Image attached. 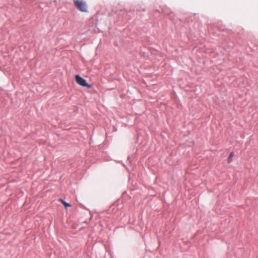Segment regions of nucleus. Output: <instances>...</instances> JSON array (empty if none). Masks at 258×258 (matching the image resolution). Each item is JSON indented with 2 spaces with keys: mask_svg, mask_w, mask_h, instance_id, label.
Segmentation results:
<instances>
[{
  "mask_svg": "<svg viewBox=\"0 0 258 258\" xmlns=\"http://www.w3.org/2000/svg\"><path fill=\"white\" fill-rule=\"evenodd\" d=\"M75 80L78 84L83 87H86L88 89L92 87V85L89 84L87 82L86 80L80 76L79 75H77L75 76Z\"/></svg>",
  "mask_w": 258,
  "mask_h": 258,
  "instance_id": "2",
  "label": "nucleus"
},
{
  "mask_svg": "<svg viewBox=\"0 0 258 258\" xmlns=\"http://www.w3.org/2000/svg\"><path fill=\"white\" fill-rule=\"evenodd\" d=\"M116 14L119 16V19L121 20L123 19L124 16L127 15L126 11L124 9L116 10Z\"/></svg>",
  "mask_w": 258,
  "mask_h": 258,
  "instance_id": "3",
  "label": "nucleus"
},
{
  "mask_svg": "<svg viewBox=\"0 0 258 258\" xmlns=\"http://www.w3.org/2000/svg\"><path fill=\"white\" fill-rule=\"evenodd\" d=\"M136 10L138 11H143V12H145V8H142V6L140 5H138L137 6H136Z\"/></svg>",
  "mask_w": 258,
  "mask_h": 258,
  "instance_id": "4",
  "label": "nucleus"
},
{
  "mask_svg": "<svg viewBox=\"0 0 258 258\" xmlns=\"http://www.w3.org/2000/svg\"><path fill=\"white\" fill-rule=\"evenodd\" d=\"M76 8L80 12H87L88 7L86 3L83 0H73Z\"/></svg>",
  "mask_w": 258,
  "mask_h": 258,
  "instance_id": "1",
  "label": "nucleus"
},
{
  "mask_svg": "<svg viewBox=\"0 0 258 258\" xmlns=\"http://www.w3.org/2000/svg\"><path fill=\"white\" fill-rule=\"evenodd\" d=\"M62 203L66 209H67L68 207H71L72 206V205L70 203H67V202H65L64 201L62 200Z\"/></svg>",
  "mask_w": 258,
  "mask_h": 258,
  "instance_id": "6",
  "label": "nucleus"
},
{
  "mask_svg": "<svg viewBox=\"0 0 258 258\" xmlns=\"http://www.w3.org/2000/svg\"><path fill=\"white\" fill-rule=\"evenodd\" d=\"M156 11L158 12H159V13H162L163 12V11L162 10L161 12L160 11V10H156Z\"/></svg>",
  "mask_w": 258,
  "mask_h": 258,
  "instance_id": "7",
  "label": "nucleus"
},
{
  "mask_svg": "<svg viewBox=\"0 0 258 258\" xmlns=\"http://www.w3.org/2000/svg\"><path fill=\"white\" fill-rule=\"evenodd\" d=\"M233 154H234V153L232 152L230 153L229 156L228 157V159H227V162L228 163H230L231 162L232 158L233 156Z\"/></svg>",
  "mask_w": 258,
  "mask_h": 258,
  "instance_id": "5",
  "label": "nucleus"
}]
</instances>
